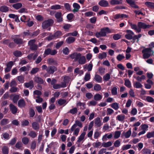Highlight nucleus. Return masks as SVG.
<instances>
[{
    "instance_id": "obj_1",
    "label": "nucleus",
    "mask_w": 154,
    "mask_h": 154,
    "mask_svg": "<svg viewBox=\"0 0 154 154\" xmlns=\"http://www.w3.org/2000/svg\"><path fill=\"white\" fill-rule=\"evenodd\" d=\"M111 31L108 27L102 28L99 32H97L95 34L96 36L98 38L101 37L105 36L107 33H111Z\"/></svg>"
},
{
    "instance_id": "obj_2",
    "label": "nucleus",
    "mask_w": 154,
    "mask_h": 154,
    "mask_svg": "<svg viewBox=\"0 0 154 154\" xmlns=\"http://www.w3.org/2000/svg\"><path fill=\"white\" fill-rule=\"evenodd\" d=\"M152 50L149 48H145L142 51L143 58L144 59L148 58L151 55Z\"/></svg>"
},
{
    "instance_id": "obj_3",
    "label": "nucleus",
    "mask_w": 154,
    "mask_h": 154,
    "mask_svg": "<svg viewBox=\"0 0 154 154\" xmlns=\"http://www.w3.org/2000/svg\"><path fill=\"white\" fill-rule=\"evenodd\" d=\"M54 23V21L52 19H48L43 21L42 24V27L43 29H47L49 27L51 26Z\"/></svg>"
},
{
    "instance_id": "obj_4",
    "label": "nucleus",
    "mask_w": 154,
    "mask_h": 154,
    "mask_svg": "<svg viewBox=\"0 0 154 154\" xmlns=\"http://www.w3.org/2000/svg\"><path fill=\"white\" fill-rule=\"evenodd\" d=\"M137 26L140 29H148L152 26V25L147 24L141 22H139L137 23Z\"/></svg>"
},
{
    "instance_id": "obj_5",
    "label": "nucleus",
    "mask_w": 154,
    "mask_h": 154,
    "mask_svg": "<svg viewBox=\"0 0 154 154\" xmlns=\"http://www.w3.org/2000/svg\"><path fill=\"white\" fill-rule=\"evenodd\" d=\"M20 35H16L14 36L13 40L15 43L17 44H22L24 43L23 39L20 38Z\"/></svg>"
},
{
    "instance_id": "obj_6",
    "label": "nucleus",
    "mask_w": 154,
    "mask_h": 154,
    "mask_svg": "<svg viewBox=\"0 0 154 154\" xmlns=\"http://www.w3.org/2000/svg\"><path fill=\"white\" fill-rule=\"evenodd\" d=\"M57 70V68L54 66H48L46 70L47 72L49 74H53Z\"/></svg>"
},
{
    "instance_id": "obj_7",
    "label": "nucleus",
    "mask_w": 154,
    "mask_h": 154,
    "mask_svg": "<svg viewBox=\"0 0 154 154\" xmlns=\"http://www.w3.org/2000/svg\"><path fill=\"white\" fill-rule=\"evenodd\" d=\"M81 54L77 52L74 53L70 55V57L72 59L74 60V61H77L79 60Z\"/></svg>"
},
{
    "instance_id": "obj_8",
    "label": "nucleus",
    "mask_w": 154,
    "mask_h": 154,
    "mask_svg": "<svg viewBox=\"0 0 154 154\" xmlns=\"http://www.w3.org/2000/svg\"><path fill=\"white\" fill-rule=\"evenodd\" d=\"M127 34L125 35V37L128 40H131L133 39V35H134V33L131 31L130 30H126Z\"/></svg>"
},
{
    "instance_id": "obj_9",
    "label": "nucleus",
    "mask_w": 154,
    "mask_h": 154,
    "mask_svg": "<svg viewBox=\"0 0 154 154\" xmlns=\"http://www.w3.org/2000/svg\"><path fill=\"white\" fill-rule=\"evenodd\" d=\"M9 107L10 110L13 114L15 115L17 113L18 109L12 103H10L9 105Z\"/></svg>"
},
{
    "instance_id": "obj_10",
    "label": "nucleus",
    "mask_w": 154,
    "mask_h": 154,
    "mask_svg": "<svg viewBox=\"0 0 154 154\" xmlns=\"http://www.w3.org/2000/svg\"><path fill=\"white\" fill-rule=\"evenodd\" d=\"M77 125L80 128H82V123L78 120H76L75 121V124H74L71 127V131L72 132L74 131L75 129L76 128Z\"/></svg>"
},
{
    "instance_id": "obj_11",
    "label": "nucleus",
    "mask_w": 154,
    "mask_h": 154,
    "mask_svg": "<svg viewBox=\"0 0 154 154\" xmlns=\"http://www.w3.org/2000/svg\"><path fill=\"white\" fill-rule=\"evenodd\" d=\"M94 121L95 125L97 127H100L103 125L99 117H97L95 119Z\"/></svg>"
},
{
    "instance_id": "obj_12",
    "label": "nucleus",
    "mask_w": 154,
    "mask_h": 154,
    "mask_svg": "<svg viewBox=\"0 0 154 154\" xmlns=\"http://www.w3.org/2000/svg\"><path fill=\"white\" fill-rule=\"evenodd\" d=\"M20 95H19L12 94L11 95V99L12 100L14 103H17L19 98Z\"/></svg>"
},
{
    "instance_id": "obj_13",
    "label": "nucleus",
    "mask_w": 154,
    "mask_h": 154,
    "mask_svg": "<svg viewBox=\"0 0 154 154\" xmlns=\"http://www.w3.org/2000/svg\"><path fill=\"white\" fill-rule=\"evenodd\" d=\"M18 106L20 108H24L26 106L25 101L23 99H20L18 102Z\"/></svg>"
},
{
    "instance_id": "obj_14",
    "label": "nucleus",
    "mask_w": 154,
    "mask_h": 154,
    "mask_svg": "<svg viewBox=\"0 0 154 154\" xmlns=\"http://www.w3.org/2000/svg\"><path fill=\"white\" fill-rule=\"evenodd\" d=\"M34 80L35 82L38 84H42L44 82V80L38 76H35L34 78Z\"/></svg>"
},
{
    "instance_id": "obj_15",
    "label": "nucleus",
    "mask_w": 154,
    "mask_h": 154,
    "mask_svg": "<svg viewBox=\"0 0 154 154\" xmlns=\"http://www.w3.org/2000/svg\"><path fill=\"white\" fill-rule=\"evenodd\" d=\"M79 64H84L86 63V59L85 56H82L81 54L77 61Z\"/></svg>"
},
{
    "instance_id": "obj_16",
    "label": "nucleus",
    "mask_w": 154,
    "mask_h": 154,
    "mask_svg": "<svg viewBox=\"0 0 154 154\" xmlns=\"http://www.w3.org/2000/svg\"><path fill=\"white\" fill-rule=\"evenodd\" d=\"M24 85L26 88H30V89H32L34 87V86L33 81L31 80L29 82H26L24 83Z\"/></svg>"
},
{
    "instance_id": "obj_17",
    "label": "nucleus",
    "mask_w": 154,
    "mask_h": 154,
    "mask_svg": "<svg viewBox=\"0 0 154 154\" xmlns=\"http://www.w3.org/2000/svg\"><path fill=\"white\" fill-rule=\"evenodd\" d=\"M130 25L131 28L135 30L137 33H139L141 32V29H140L139 27H137L138 26L137 25L130 23Z\"/></svg>"
},
{
    "instance_id": "obj_18",
    "label": "nucleus",
    "mask_w": 154,
    "mask_h": 154,
    "mask_svg": "<svg viewBox=\"0 0 154 154\" xmlns=\"http://www.w3.org/2000/svg\"><path fill=\"white\" fill-rule=\"evenodd\" d=\"M55 16L58 22H61L62 21L63 18L62 17V13L61 12L57 13L55 14Z\"/></svg>"
},
{
    "instance_id": "obj_19",
    "label": "nucleus",
    "mask_w": 154,
    "mask_h": 154,
    "mask_svg": "<svg viewBox=\"0 0 154 154\" xmlns=\"http://www.w3.org/2000/svg\"><path fill=\"white\" fill-rule=\"evenodd\" d=\"M122 0H112L110 1V3L112 5L122 4Z\"/></svg>"
},
{
    "instance_id": "obj_20",
    "label": "nucleus",
    "mask_w": 154,
    "mask_h": 154,
    "mask_svg": "<svg viewBox=\"0 0 154 154\" xmlns=\"http://www.w3.org/2000/svg\"><path fill=\"white\" fill-rule=\"evenodd\" d=\"M99 4L101 6L103 7H106L108 6L109 3L108 2L104 0H102L99 2Z\"/></svg>"
},
{
    "instance_id": "obj_21",
    "label": "nucleus",
    "mask_w": 154,
    "mask_h": 154,
    "mask_svg": "<svg viewBox=\"0 0 154 154\" xmlns=\"http://www.w3.org/2000/svg\"><path fill=\"white\" fill-rule=\"evenodd\" d=\"M73 6L74 9L72 11L74 13L78 12L80 8V5L78 4L75 3L73 4Z\"/></svg>"
},
{
    "instance_id": "obj_22",
    "label": "nucleus",
    "mask_w": 154,
    "mask_h": 154,
    "mask_svg": "<svg viewBox=\"0 0 154 154\" xmlns=\"http://www.w3.org/2000/svg\"><path fill=\"white\" fill-rule=\"evenodd\" d=\"M93 64L91 63H90L88 65L85 64L84 66V69H87L88 71H90L92 70L93 67Z\"/></svg>"
},
{
    "instance_id": "obj_23",
    "label": "nucleus",
    "mask_w": 154,
    "mask_h": 154,
    "mask_svg": "<svg viewBox=\"0 0 154 154\" xmlns=\"http://www.w3.org/2000/svg\"><path fill=\"white\" fill-rule=\"evenodd\" d=\"M33 128L35 130H38L39 129V125L38 123L36 122H33L32 124Z\"/></svg>"
},
{
    "instance_id": "obj_24",
    "label": "nucleus",
    "mask_w": 154,
    "mask_h": 154,
    "mask_svg": "<svg viewBox=\"0 0 154 154\" xmlns=\"http://www.w3.org/2000/svg\"><path fill=\"white\" fill-rule=\"evenodd\" d=\"M112 137V135L111 133H110L109 135H108V134H106L103 136L102 140L103 141H105L107 140V138L109 139H111Z\"/></svg>"
},
{
    "instance_id": "obj_25",
    "label": "nucleus",
    "mask_w": 154,
    "mask_h": 154,
    "mask_svg": "<svg viewBox=\"0 0 154 154\" xmlns=\"http://www.w3.org/2000/svg\"><path fill=\"white\" fill-rule=\"evenodd\" d=\"M94 79L98 83H101L102 81V77L97 74L95 75Z\"/></svg>"
},
{
    "instance_id": "obj_26",
    "label": "nucleus",
    "mask_w": 154,
    "mask_h": 154,
    "mask_svg": "<svg viewBox=\"0 0 154 154\" xmlns=\"http://www.w3.org/2000/svg\"><path fill=\"white\" fill-rule=\"evenodd\" d=\"M28 135L30 137L34 138L37 137V134L35 131H30Z\"/></svg>"
},
{
    "instance_id": "obj_27",
    "label": "nucleus",
    "mask_w": 154,
    "mask_h": 154,
    "mask_svg": "<svg viewBox=\"0 0 154 154\" xmlns=\"http://www.w3.org/2000/svg\"><path fill=\"white\" fill-rule=\"evenodd\" d=\"M94 98L95 101H99L102 99V96L99 94H97L94 96Z\"/></svg>"
},
{
    "instance_id": "obj_28",
    "label": "nucleus",
    "mask_w": 154,
    "mask_h": 154,
    "mask_svg": "<svg viewBox=\"0 0 154 154\" xmlns=\"http://www.w3.org/2000/svg\"><path fill=\"white\" fill-rule=\"evenodd\" d=\"M134 78H135L137 81L140 82H141L142 80H144L146 78V77L144 75H142L141 76H138L137 77L134 75Z\"/></svg>"
},
{
    "instance_id": "obj_29",
    "label": "nucleus",
    "mask_w": 154,
    "mask_h": 154,
    "mask_svg": "<svg viewBox=\"0 0 154 154\" xmlns=\"http://www.w3.org/2000/svg\"><path fill=\"white\" fill-rule=\"evenodd\" d=\"M107 54L106 52L99 53L98 55V58L100 60H102L106 57Z\"/></svg>"
},
{
    "instance_id": "obj_30",
    "label": "nucleus",
    "mask_w": 154,
    "mask_h": 154,
    "mask_svg": "<svg viewBox=\"0 0 154 154\" xmlns=\"http://www.w3.org/2000/svg\"><path fill=\"white\" fill-rule=\"evenodd\" d=\"M112 143L111 141H108L107 142H103L102 143V146L104 147L107 148L112 146Z\"/></svg>"
},
{
    "instance_id": "obj_31",
    "label": "nucleus",
    "mask_w": 154,
    "mask_h": 154,
    "mask_svg": "<svg viewBox=\"0 0 154 154\" xmlns=\"http://www.w3.org/2000/svg\"><path fill=\"white\" fill-rule=\"evenodd\" d=\"M125 119V116L123 114L118 115L116 117V119L119 121L122 122Z\"/></svg>"
},
{
    "instance_id": "obj_32",
    "label": "nucleus",
    "mask_w": 154,
    "mask_h": 154,
    "mask_svg": "<svg viewBox=\"0 0 154 154\" xmlns=\"http://www.w3.org/2000/svg\"><path fill=\"white\" fill-rule=\"evenodd\" d=\"M8 10V7L5 5L1 6L0 8V11L2 12H6Z\"/></svg>"
},
{
    "instance_id": "obj_33",
    "label": "nucleus",
    "mask_w": 154,
    "mask_h": 154,
    "mask_svg": "<svg viewBox=\"0 0 154 154\" xmlns=\"http://www.w3.org/2000/svg\"><path fill=\"white\" fill-rule=\"evenodd\" d=\"M75 40V38L72 37H68L66 40V42L69 44L73 42Z\"/></svg>"
},
{
    "instance_id": "obj_34",
    "label": "nucleus",
    "mask_w": 154,
    "mask_h": 154,
    "mask_svg": "<svg viewBox=\"0 0 154 154\" xmlns=\"http://www.w3.org/2000/svg\"><path fill=\"white\" fill-rule=\"evenodd\" d=\"M22 6V5L21 3H17L12 5V7L15 9L17 10L20 8Z\"/></svg>"
},
{
    "instance_id": "obj_35",
    "label": "nucleus",
    "mask_w": 154,
    "mask_h": 154,
    "mask_svg": "<svg viewBox=\"0 0 154 154\" xmlns=\"http://www.w3.org/2000/svg\"><path fill=\"white\" fill-rule=\"evenodd\" d=\"M9 122V120L7 119H4L1 121L0 125H6Z\"/></svg>"
},
{
    "instance_id": "obj_36",
    "label": "nucleus",
    "mask_w": 154,
    "mask_h": 154,
    "mask_svg": "<svg viewBox=\"0 0 154 154\" xmlns=\"http://www.w3.org/2000/svg\"><path fill=\"white\" fill-rule=\"evenodd\" d=\"M78 111V109L76 107H75L70 109L68 112V113H69L73 115L77 113Z\"/></svg>"
},
{
    "instance_id": "obj_37",
    "label": "nucleus",
    "mask_w": 154,
    "mask_h": 154,
    "mask_svg": "<svg viewBox=\"0 0 154 154\" xmlns=\"http://www.w3.org/2000/svg\"><path fill=\"white\" fill-rule=\"evenodd\" d=\"M131 128H130L129 130L124 134V136L126 138H128L131 135Z\"/></svg>"
},
{
    "instance_id": "obj_38",
    "label": "nucleus",
    "mask_w": 154,
    "mask_h": 154,
    "mask_svg": "<svg viewBox=\"0 0 154 154\" xmlns=\"http://www.w3.org/2000/svg\"><path fill=\"white\" fill-rule=\"evenodd\" d=\"M145 4L149 8L151 9H154V3L150 2H147L145 3Z\"/></svg>"
},
{
    "instance_id": "obj_39",
    "label": "nucleus",
    "mask_w": 154,
    "mask_h": 154,
    "mask_svg": "<svg viewBox=\"0 0 154 154\" xmlns=\"http://www.w3.org/2000/svg\"><path fill=\"white\" fill-rule=\"evenodd\" d=\"M111 107L115 110H117L119 108V104L117 103H114L111 104Z\"/></svg>"
},
{
    "instance_id": "obj_40",
    "label": "nucleus",
    "mask_w": 154,
    "mask_h": 154,
    "mask_svg": "<svg viewBox=\"0 0 154 154\" xmlns=\"http://www.w3.org/2000/svg\"><path fill=\"white\" fill-rule=\"evenodd\" d=\"M85 134L86 133L85 132H83L81 134L77 140L78 142H80L84 139Z\"/></svg>"
},
{
    "instance_id": "obj_41",
    "label": "nucleus",
    "mask_w": 154,
    "mask_h": 154,
    "mask_svg": "<svg viewBox=\"0 0 154 154\" xmlns=\"http://www.w3.org/2000/svg\"><path fill=\"white\" fill-rule=\"evenodd\" d=\"M17 79L19 82L21 83H23L24 81V77L22 75L18 76Z\"/></svg>"
},
{
    "instance_id": "obj_42",
    "label": "nucleus",
    "mask_w": 154,
    "mask_h": 154,
    "mask_svg": "<svg viewBox=\"0 0 154 154\" xmlns=\"http://www.w3.org/2000/svg\"><path fill=\"white\" fill-rule=\"evenodd\" d=\"M121 134V132L120 131H116L115 132L114 137L115 139H117L119 138Z\"/></svg>"
},
{
    "instance_id": "obj_43",
    "label": "nucleus",
    "mask_w": 154,
    "mask_h": 154,
    "mask_svg": "<svg viewBox=\"0 0 154 154\" xmlns=\"http://www.w3.org/2000/svg\"><path fill=\"white\" fill-rule=\"evenodd\" d=\"M36 142L35 141H32L30 144V149H31L34 150L36 147Z\"/></svg>"
},
{
    "instance_id": "obj_44",
    "label": "nucleus",
    "mask_w": 154,
    "mask_h": 154,
    "mask_svg": "<svg viewBox=\"0 0 154 154\" xmlns=\"http://www.w3.org/2000/svg\"><path fill=\"white\" fill-rule=\"evenodd\" d=\"M22 143L25 145L28 144L29 141V139L26 137H23L22 140Z\"/></svg>"
},
{
    "instance_id": "obj_45",
    "label": "nucleus",
    "mask_w": 154,
    "mask_h": 154,
    "mask_svg": "<svg viewBox=\"0 0 154 154\" xmlns=\"http://www.w3.org/2000/svg\"><path fill=\"white\" fill-rule=\"evenodd\" d=\"M110 78V74L109 73H106L103 77V79L106 81H108Z\"/></svg>"
},
{
    "instance_id": "obj_46",
    "label": "nucleus",
    "mask_w": 154,
    "mask_h": 154,
    "mask_svg": "<svg viewBox=\"0 0 154 154\" xmlns=\"http://www.w3.org/2000/svg\"><path fill=\"white\" fill-rule=\"evenodd\" d=\"M61 6L60 5H53L51 7V9L53 10L59 9H61Z\"/></svg>"
},
{
    "instance_id": "obj_47",
    "label": "nucleus",
    "mask_w": 154,
    "mask_h": 154,
    "mask_svg": "<svg viewBox=\"0 0 154 154\" xmlns=\"http://www.w3.org/2000/svg\"><path fill=\"white\" fill-rule=\"evenodd\" d=\"M22 53L20 51H16L13 52V54L16 57H19L22 55Z\"/></svg>"
},
{
    "instance_id": "obj_48",
    "label": "nucleus",
    "mask_w": 154,
    "mask_h": 154,
    "mask_svg": "<svg viewBox=\"0 0 154 154\" xmlns=\"http://www.w3.org/2000/svg\"><path fill=\"white\" fill-rule=\"evenodd\" d=\"M117 89L116 87H114L111 90V93L113 95H116L117 94Z\"/></svg>"
},
{
    "instance_id": "obj_49",
    "label": "nucleus",
    "mask_w": 154,
    "mask_h": 154,
    "mask_svg": "<svg viewBox=\"0 0 154 154\" xmlns=\"http://www.w3.org/2000/svg\"><path fill=\"white\" fill-rule=\"evenodd\" d=\"M131 146V145L130 144H128L123 146L122 148L123 150H126L130 149Z\"/></svg>"
},
{
    "instance_id": "obj_50",
    "label": "nucleus",
    "mask_w": 154,
    "mask_h": 154,
    "mask_svg": "<svg viewBox=\"0 0 154 154\" xmlns=\"http://www.w3.org/2000/svg\"><path fill=\"white\" fill-rule=\"evenodd\" d=\"M39 71V68H33L30 72L31 74H34L37 72Z\"/></svg>"
},
{
    "instance_id": "obj_51",
    "label": "nucleus",
    "mask_w": 154,
    "mask_h": 154,
    "mask_svg": "<svg viewBox=\"0 0 154 154\" xmlns=\"http://www.w3.org/2000/svg\"><path fill=\"white\" fill-rule=\"evenodd\" d=\"M101 89L100 85L98 84H95L94 87V89L96 91H99Z\"/></svg>"
},
{
    "instance_id": "obj_52",
    "label": "nucleus",
    "mask_w": 154,
    "mask_h": 154,
    "mask_svg": "<svg viewBox=\"0 0 154 154\" xmlns=\"http://www.w3.org/2000/svg\"><path fill=\"white\" fill-rule=\"evenodd\" d=\"M91 78V75L90 73H86L84 78V80L86 81H89Z\"/></svg>"
},
{
    "instance_id": "obj_53",
    "label": "nucleus",
    "mask_w": 154,
    "mask_h": 154,
    "mask_svg": "<svg viewBox=\"0 0 154 154\" xmlns=\"http://www.w3.org/2000/svg\"><path fill=\"white\" fill-rule=\"evenodd\" d=\"M125 85L126 86L129 88L131 87V82L128 79H126L125 80Z\"/></svg>"
},
{
    "instance_id": "obj_54",
    "label": "nucleus",
    "mask_w": 154,
    "mask_h": 154,
    "mask_svg": "<svg viewBox=\"0 0 154 154\" xmlns=\"http://www.w3.org/2000/svg\"><path fill=\"white\" fill-rule=\"evenodd\" d=\"M34 97L35 98H36L35 101L37 103H41L43 101V99L39 96H38L36 97L34 96Z\"/></svg>"
},
{
    "instance_id": "obj_55",
    "label": "nucleus",
    "mask_w": 154,
    "mask_h": 154,
    "mask_svg": "<svg viewBox=\"0 0 154 154\" xmlns=\"http://www.w3.org/2000/svg\"><path fill=\"white\" fill-rule=\"evenodd\" d=\"M142 151L143 154H151L150 150L147 149H143Z\"/></svg>"
},
{
    "instance_id": "obj_56",
    "label": "nucleus",
    "mask_w": 154,
    "mask_h": 154,
    "mask_svg": "<svg viewBox=\"0 0 154 154\" xmlns=\"http://www.w3.org/2000/svg\"><path fill=\"white\" fill-rule=\"evenodd\" d=\"M146 137L148 138L154 137V131L148 132L146 134Z\"/></svg>"
},
{
    "instance_id": "obj_57",
    "label": "nucleus",
    "mask_w": 154,
    "mask_h": 154,
    "mask_svg": "<svg viewBox=\"0 0 154 154\" xmlns=\"http://www.w3.org/2000/svg\"><path fill=\"white\" fill-rule=\"evenodd\" d=\"M134 86L136 88H141L142 87V85L141 84L138 82H136L134 84Z\"/></svg>"
},
{
    "instance_id": "obj_58",
    "label": "nucleus",
    "mask_w": 154,
    "mask_h": 154,
    "mask_svg": "<svg viewBox=\"0 0 154 154\" xmlns=\"http://www.w3.org/2000/svg\"><path fill=\"white\" fill-rule=\"evenodd\" d=\"M2 151L3 154H8V148L5 146H4L2 149Z\"/></svg>"
},
{
    "instance_id": "obj_59",
    "label": "nucleus",
    "mask_w": 154,
    "mask_h": 154,
    "mask_svg": "<svg viewBox=\"0 0 154 154\" xmlns=\"http://www.w3.org/2000/svg\"><path fill=\"white\" fill-rule=\"evenodd\" d=\"M125 58V56L122 54H119L116 57L117 60L119 61H121L122 60L124 59Z\"/></svg>"
},
{
    "instance_id": "obj_60",
    "label": "nucleus",
    "mask_w": 154,
    "mask_h": 154,
    "mask_svg": "<svg viewBox=\"0 0 154 154\" xmlns=\"http://www.w3.org/2000/svg\"><path fill=\"white\" fill-rule=\"evenodd\" d=\"M36 42V40L35 39L31 40L29 41L28 43V45L29 47H31L32 45L35 44V43Z\"/></svg>"
},
{
    "instance_id": "obj_61",
    "label": "nucleus",
    "mask_w": 154,
    "mask_h": 154,
    "mask_svg": "<svg viewBox=\"0 0 154 154\" xmlns=\"http://www.w3.org/2000/svg\"><path fill=\"white\" fill-rule=\"evenodd\" d=\"M121 144V141L119 140H116L114 143V146L116 147H119Z\"/></svg>"
},
{
    "instance_id": "obj_62",
    "label": "nucleus",
    "mask_w": 154,
    "mask_h": 154,
    "mask_svg": "<svg viewBox=\"0 0 154 154\" xmlns=\"http://www.w3.org/2000/svg\"><path fill=\"white\" fill-rule=\"evenodd\" d=\"M29 124V122L26 120H24L21 122V125L22 126H27Z\"/></svg>"
},
{
    "instance_id": "obj_63",
    "label": "nucleus",
    "mask_w": 154,
    "mask_h": 154,
    "mask_svg": "<svg viewBox=\"0 0 154 154\" xmlns=\"http://www.w3.org/2000/svg\"><path fill=\"white\" fill-rule=\"evenodd\" d=\"M38 45L35 44L29 47L30 49L32 51L37 50L38 49Z\"/></svg>"
},
{
    "instance_id": "obj_64",
    "label": "nucleus",
    "mask_w": 154,
    "mask_h": 154,
    "mask_svg": "<svg viewBox=\"0 0 154 154\" xmlns=\"http://www.w3.org/2000/svg\"><path fill=\"white\" fill-rule=\"evenodd\" d=\"M66 102V101L65 99H60L58 101V103L60 105H63Z\"/></svg>"
}]
</instances>
